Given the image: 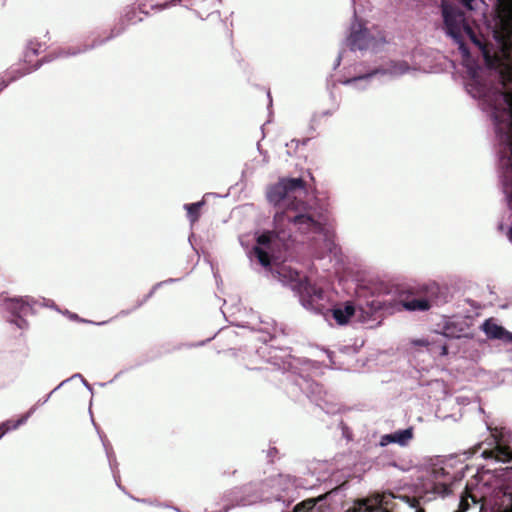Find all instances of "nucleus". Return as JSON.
Here are the masks:
<instances>
[{
  "label": "nucleus",
  "mask_w": 512,
  "mask_h": 512,
  "mask_svg": "<svg viewBox=\"0 0 512 512\" xmlns=\"http://www.w3.org/2000/svg\"><path fill=\"white\" fill-rule=\"evenodd\" d=\"M297 192L307 193V183L302 178H281L267 190L269 203L277 208L273 218V230L262 233L257 241L273 250L277 241L286 242L291 238L289 225L293 224L302 234L322 233L324 226L315 219L312 207L297 198Z\"/></svg>",
  "instance_id": "obj_1"
},
{
  "label": "nucleus",
  "mask_w": 512,
  "mask_h": 512,
  "mask_svg": "<svg viewBox=\"0 0 512 512\" xmlns=\"http://www.w3.org/2000/svg\"><path fill=\"white\" fill-rule=\"evenodd\" d=\"M277 278L294 290L306 308L322 313L324 291L321 287L311 284L306 276L287 265H281L276 270Z\"/></svg>",
  "instance_id": "obj_2"
},
{
  "label": "nucleus",
  "mask_w": 512,
  "mask_h": 512,
  "mask_svg": "<svg viewBox=\"0 0 512 512\" xmlns=\"http://www.w3.org/2000/svg\"><path fill=\"white\" fill-rule=\"evenodd\" d=\"M440 9L443 30L458 45L460 52L464 56H468L470 52L463 37V29L468 24L465 12L456 4L448 1H442Z\"/></svg>",
  "instance_id": "obj_3"
},
{
  "label": "nucleus",
  "mask_w": 512,
  "mask_h": 512,
  "mask_svg": "<svg viewBox=\"0 0 512 512\" xmlns=\"http://www.w3.org/2000/svg\"><path fill=\"white\" fill-rule=\"evenodd\" d=\"M494 34L503 52L505 54L512 52V9L504 10L499 15V22Z\"/></svg>",
  "instance_id": "obj_4"
},
{
  "label": "nucleus",
  "mask_w": 512,
  "mask_h": 512,
  "mask_svg": "<svg viewBox=\"0 0 512 512\" xmlns=\"http://www.w3.org/2000/svg\"><path fill=\"white\" fill-rule=\"evenodd\" d=\"M482 330L490 339H497L507 343H512V333L498 325L492 318L487 319L483 323Z\"/></svg>",
  "instance_id": "obj_5"
},
{
  "label": "nucleus",
  "mask_w": 512,
  "mask_h": 512,
  "mask_svg": "<svg viewBox=\"0 0 512 512\" xmlns=\"http://www.w3.org/2000/svg\"><path fill=\"white\" fill-rule=\"evenodd\" d=\"M400 304L409 311H426L431 307L430 302L424 298H416L411 292L400 295Z\"/></svg>",
  "instance_id": "obj_6"
},
{
  "label": "nucleus",
  "mask_w": 512,
  "mask_h": 512,
  "mask_svg": "<svg viewBox=\"0 0 512 512\" xmlns=\"http://www.w3.org/2000/svg\"><path fill=\"white\" fill-rule=\"evenodd\" d=\"M370 33L366 28L353 29L349 36V45L352 50H364L370 43Z\"/></svg>",
  "instance_id": "obj_7"
},
{
  "label": "nucleus",
  "mask_w": 512,
  "mask_h": 512,
  "mask_svg": "<svg viewBox=\"0 0 512 512\" xmlns=\"http://www.w3.org/2000/svg\"><path fill=\"white\" fill-rule=\"evenodd\" d=\"M413 438V429L408 428L404 430H398L391 434H385L381 437L380 445L386 446L390 443H397L399 445H406Z\"/></svg>",
  "instance_id": "obj_8"
},
{
  "label": "nucleus",
  "mask_w": 512,
  "mask_h": 512,
  "mask_svg": "<svg viewBox=\"0 0 512 512\" xmlns=\"http://www.w3.org/2000/svg\"><path fill=\"white\" fill-rule=\"evenodd\" d=\"M259 246L253 248V252L255 257L258 259L259 263L268 267L271 264V254H274L276 251L280 250L281 246H285V242L277 241L276 244L272 245L273 250L269 249L267 246L261 245L257 242Z\"/></svg>",
  "instance_id": "obj_9"
},
{
  "label": "nucleus",
  "mask_w": 512,
  "mask_h": 512,
  "mask_svg": "<svg viewBox=\"0 0 512 512\" xmlns=\"http://www.w3.org/2000/svg\"><path fill=\"white\" fill-rule=\"evenodd\" d=\"M80 52H81L80 49H74L72 51H70V49L69 50L60 49L59 51H55V52L45 56L42 60L36 61L35 64L31 65L29 68L26 69L25 73H29V72H31L33 70H36L37 68H39L41 66V64L43 62L51 61V60H53L54 58H57V57H63V56H68V55H76V54H78Z\"/></svg>",
  "instance_id": "obj_10"
},
{
  "label": "nucleus",
  "mask_w": 512,
  "mask_h": 512,
  "mask_svg": "<svg viewBox=\"0 0 512 512\" xmlns=\"http://www.w3.org/2000/svg\"><path fill=\"white\" fill-rule=\"evenodd\" d=\"M355 308L352 304L347 303L344 308L333 309V317L340 325L346 324L354 315Z\"/></svg>",
  "instance_id": "obj_11"
},
{
  "label": "nucleus",
  "mask_w": 512,
  "mask_h": 512,
  "mask_svg": "<svg viewBox=\"0 0 512 512\" xmlns=\"http://www.w3.org/2000/svg\"><path fill=\"white\" fill-rule=\"evenodd\" d=\"M34 409L32 408L29 412H27L25 415L21 416L17 420H8L4 422L2 425H0V439L3 437V435L13 429H17L20 425L26 422L28 417L33 413Z\"/></svg>",
  "instance_id": "obj_12"
},
{
  "label": "nucleus",
  "mask_w": 512,
  "mask_h": 512,
  "mask_svg": "<svg viewBox=\"0 0 512 512\" xmlns=\"http://www.w3.org/2000/svg\"><path fill=\"white\" fill-rule=\"evenodd\" d=\"M41 49V43L36 40H30L27 44L26 51L24 53V62L31 64L33 62V57H36L39 54Z\"/></svg>",
  "instance_id": "obj_13"
},
{
  "label": "nucleus",
  "mask_w": 512,
  "mask_h": 512,
  "mask_svg": "<svg viewBox=\"0 0 512 512\" xmlns=\"http://www.w3.org/2000/svg\"><path fill=\"white\" fill-rule=\"evenodd\" d=\"M204 205V201H199L196 203L186 204L185 209L187 210V217L191 224L196 223L200 218V210Z\"/></svg>",
  "instance_id": "obj_14"
},
{
  "label": "nucleus",
  "mask_w": 512,
  "mask_h": 512,
  "mask_svg": "<svg viewBox=\"0 0 512 512\" xmlns=\"http://www.w3.org/2000/svg\"><path fill=\"white\" fill-rule=\"evenodd\" d=\"M316 499H307L297 504L293 512H315Z\"/></svg>",
  "instance_id": "obj_15"
},
{
  "label": "nucleus",
  "mask_w": 512,
  "mask_h": 512,
  "mask_svg": "<svg viewBox=\"0 0 512 512\" xmlns=\"http://www.w3.org/2000/svg\"><path fill=\"white\" fill-rule=\"evenodd\" d=\"M11 310L17 314V315H21V314H24L26 315L28 310L30 309L29 305L27 303H25L22 299H16V300H12L11 301Z\"/></svg>",
  "instance_id": "obj_16"
},
{
  "label": "nucleus",
  "mask_w": 512,
  "mask_h": 512,
  "mask_svg": "<svg viewBox=\"0 0 512 512\" xmlns=\"http://www.w3.org/2000/svg\"><path fill=\"white\" fill-rule=\"evenodd\" d=\"M464 35H466L471 40L472 43H474L475 45L481 47L482 44H481L477 34L473 30V28L469 25V23L463 29V36Z\"/></svg>",
  "instance_id": "obj_17"
},
{
  "label": "nucleus",
  "mask_w": 512,
  "mask_h": 512,
  "mask_svg": "<svg viewBox=\"0 0 512 512\" xmlns=\"http://www.w3.org/2000/svg\"><path fill=\"white\" fill-rule=\"evenodd\" d=\"M409 70V66L406 62L394 63L391 67V73L393 74H404Z\"/></svg>",
  "instance_id": "obj_18"
},
{
  "label": "nucleus",
  "mask_w": 512,
  "mask_h": 512,
  "mask_svg": "<svg viewBox=\"0 0 512 512\" xmlns=\"http://www.w3.org/2000/svg\"><path fill=\"white\" fill-rule=\"evenodd\" d=\"M414 346H422L429 347L430 345H434L436 342H430L427 339H415L411 342Z\"/></svg>",
  "instance_id": "obj_19"
},
{
  "label": "nucleus",
  "mask_w": 512,
  "mask_h": 512,
  "mask_svg": "<svg viewBox=\"0 0 512 512\" xmlns=\"http://www.w3.org/2000/svg\"><path fill=\"white\" fill-rule=\"evenodd\" d=\"M181 0H171L170 2H165L164 4L157 5L158 8L163 9L168 7L169 5H176L177 3H180Z\"/></svg>",
  "instance_id": "obj_20"
},
{
  "label": "nucleus",
  "mask_w": 512,
  "mask_h": 512,
  "mask_svg": "<svg viewBox=\"0 0 512 512\" xmlns=\"http://www.w3.org/2000/svg\"><path fill=\"white\" fill-rule=\"evenodd\" d=\"M287 478L283 475H278L274 479H272L273 485H280L282 482H284Z\"/></svg>",
  "instance_id": "obj_21"
},
{
  "label": "nucleus",
  "mask_w": 512,
  "mask_h": 512,
  "mask_svg": "<svg viewBox=\"0 0 512 512\" xmlns=\"http://www.w3.org/2000/svg\"><path fill=\"white\" fill-rule=\"evenodd\" d=\"M473 1L474 0H460V2L463 4V6L466 7L468 10L473 9V6H472Z\"/></svg>",
  "instance_id": "obj_22"
},
{
  "label": "nucleus",
  "mask_w": 512,
  "mask_h": 512,
  "mask_svg": "<svg viewBox=\"0 0 512 512\" xmlns=\"http://www.w3.org/2000/svg\"><path fill=\"white\" fill-rule=\"evenodd\" d=\"M440 349H441L440 354H441L442 356H445V355H447V354H448V347L446 346V344H442V345H440Z\"/></svg>",
  "instance_id": "obj_23"
},
{
  "label": "nucleus",
  "mask_w": 512,
  "mask_h": 512,
  "mask_svg": "<svg viewBox=\"0 0 512 512\" xmlns=\"http://www.w3.org/2000/svg\"><path fill=\"white\" fill-rule=\"evenodd\" d=\"M7 86L3 79H0V92Z\"/></svg>",
  "instance_id": "obj_24"
},
{
  "label": "nucleus",
  "mask_w": 512,
  "mask_h": 512,
  "mask_svg": "<svg viewBox=\"0 0 512 512\" xmlns=\"http://www.w3.org/2000/svg\"><path fill=\"white\" fill-rule=\"evenodd\" d=\"M507 236H508V239L512 242V227L509 228Z\"/></svg>",
  "instance_id": "obj_25"
},
{
  "label": "nucleus",
  "mask_w": 512,
  "mask_h": 512,
  "mask_svg": "<svg viewBox=\"0 0 512 512\" xmlns=\"http://www.w3.org/2000/svg\"><path fill=\"white\" fill-rule=\"evenodd\" d=\"M434 472H435V474H439V473L444 474L445 470H444V468H439V469H435Z\"/></svg>",
  "instance_id": "obj_26"
},
{
  "label": "nucleus",
  "mask_w": 512,
  "mask_h": 512,
  "mask_svg": "<svg viewBox=\"0 0 512 512\" xmlns=\"http://www.w3.org/2000/svg\"><path fill=\"white\" fill-rule=\"evenodd\" d=\"M70 318H71V319H74V320H79V317H78V315H76V314H72V315L70 316Z\"/></svg>",
  "instance_id": "obj_27"
},
{
  "label": "nucleus",
  "mask_w": 512,
  "mask_h": 512,
  "mask_svg": "<svg viewBox=\"0 0 512 512\" xmlns=\"http://www.w3.org/2000/svg\"><path fill=\"white\" fill-rule=\"evenodd\" d=\"M456 512H461V511H459V510H458V511H456Z\"/></svg>",
  "instance_id": "obj_28"
}]
</instances>
